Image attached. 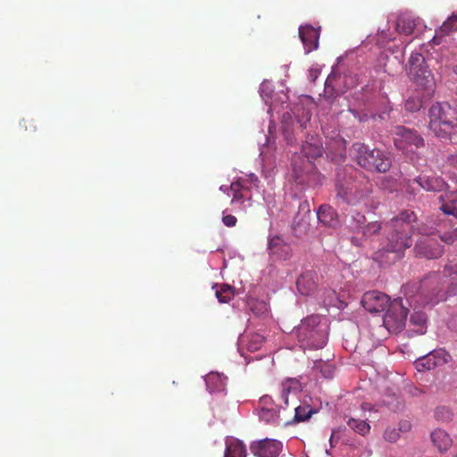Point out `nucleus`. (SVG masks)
Instances as JSON below:
<instances>
[{
	"label": "nucleus",
	"instance_id": "obj_1",
	"mask_svg": "<svg viewBox=\"0 0 457 457\" xmlns=\"http://www.w3.org/2000/svg\"><path fill=\"white\" fill-rule=\"evenodd\" d=\"M415 219L413 212L406 211L384 225V231L387 236L381 248L374 253L373 259L376 262L380 264L394 262L401 257L403 251L411 247L412 241L410 232Z\"/></svg>",
	"mask_w": 457,
	"mask_h": 457
},
{
	"label": "nucleus",
	"instance_id": "obj_2",
	"mask_svg": "<svg viewBox=\"0 0 457 457\" xmlns=\"http://www.w3.org/2000/svg\"><path fill=\"white\" fill-rule=\"evenodd\" d=\"M361 303L370 312H379L386 309L383 326L389 333H398L404 328L408 310L401 298L390 301L388 295L381 292L370 291L362 295Z\"/></svg>",
	"mask_w": 457,
	"mask_h": 457
},
{
	"label": "nucleus",
	"instance_id": "obj_3",
	"mask_svg": "<svg viewBox=\"0 0 457 457\" xmlns=\"http://www.w3.org/2000/svg\"><path fill=\"white\" fill-rule=\"evenodd\" d=\"M295 337L303 349H320L326 345L328 337V322L326 317L311 315L295 328Z\"/></svg>",
	"mask_w": 457,
	"mask_h": 457
},
{
	"label": "nucleus",
	"instance_id": "obj_4",
	"mask_svg": "<svg viewBox=\"0 0 457 457\" xmlns=\"http://www.w3.org/2000/svg\"><path fill=\"white\" fill-rule=\"evenodd\" d=\"M429 128L439 137L450 136L456 125L455 111L448 104H435L429 110Z\"/></svg>",
	"mask_w": 457,
	"mask_h": 457
},
{
	"label": "nucleus",
	"instance_id": "obj_5",
	"mask_svg": "<svg viewBox=\"0 0 457 457\" xmlns=\"http://www.w3.org/2000/svg\"><path fill=\"white\" fill-rule=\"evenodd\" d=\"M303 101L309 102L308 97L301 99L299 104H295L289 111L282 113V130L287 145H292L294 142L292 135L295 133V125L301 129L306 128L311 120V109L306 106Z\"/></svg>",
	"mask_w": 457,
	"mask_h": 457
},
{
	"label": "nucleus",
	"instance_id": "obj_6",
	"mask_svg": "<svg viewBox=\"0 0 457 457\" xmlns=\"http://www.w3.org/2000/svg\"><path fill=\"white\" fill-rule=\"evenodd\" d=\"M353 151L359 165L369 170L386 172L391 166L389 155L379 149L370 150L363 144L355 143Z\"/></svg>",
	"mask_w": 457,
	"mask_h": 457
},
{
	"label": "nucleus",
	"instance_id": "obj_7",
	"mask_svg": "<svg viewBox=\"0 0 457 457\" xmlns=\"http://www.w3.org/2000/svg\"><path fill=\"white\" fill-rule=\"evenodd\" d=\"M429 279L436 282L438 287L437 292L434 293L435 299L430 302L444 301L447 296L454 295L457 292V261L452 260L445 265L442 277L434 274Z\"/></svg>",
	"mask_w": 457,
	"mask_h": 457
},
{
	"label": "nucleus",
	"instance_id": "obj_8",
	"mask_svg": "<svg viewBox=\"0 0 457 457\" xmlns=\"http://www.w3.org/2000/svg\"><path fill=\"white\" fill-rule=\"evenodd\" d=\"M323 147L320 140L316 137H311L303 145L301 153L303 156L294 154L291 165L295 174V178H300L302 170L311 166V162L322 154Z\"/></svg>",
	"mask_w": 457,
	"mask_h": 457
},
{
	"label": "nucleus",
	"instance_id": "obj_9",
	"mask_svg": "<svg viewBox=\"0 0 457 457\" xmlns=\"http://www.w3.org/2000/svg\"><path fill=\"white\" fill-rule=\"evenodd\" d=\"M257 415L260 420L267 424L279 425L282 422L286 425L291 424L287 420L286 407L276 404L270 395L260 398Z\"/></svg>",
	"mask_w": 457,
	"mask_h": 457
},
{
	"label": "nucleus",
	"instance_id": "obj_10",
	"mask_svg": "<svg viewBox=\"0 0 457 457\" xmlns=\"http://www.w3.org/2000/svg\"><path fill=\"white\" fill-rule=\"evenodd\" d=\"M408 75L418 86L430 89L434 86V77L421 53L413 52L409 59Z\"/></svg>",
	"mask_w": 457,
	"mask_h": 457
},
{
	"label": "nucleus",
	"instance_id": "obj_11",
	"mask_svg": "<svg viewBox=\"0 0 457 457\" xmlns=\"http://www.w3.org/2000/svg\"><path fill=\"white\" fill-rule=\"evenodd\" d=\"M370 184L366 181L363 187L356 182L346 181L337 184V196L349 204H356L364 200L370 193Z\"/></svg>",
	"mask_w": 457,
	"mask_h": 457
},
{
	"label": "nucleus",
	"instance_id": "obj_12",
	"mask_svg": "<svg viewBox=\"0 0 457 457\" xmlns=\"http://www.w3.org/2000/svg\"><path fill=\"white\" fill-rule=\"evenodd\" d=\"M259 93L262 99L269 106V113L277 112L278 114L281 111L289 107L287 102L288 96L284 91L277 93L273 98V86L270 81L264 80L261 84Z\"/></svg>",
	"mask_w": 457,
	"mask_h": 457
},
{
	"label": "nucleus",
	"instance_id": "obj_13",
	"mask_svg": "<svg viewBox=\"0 0 457 457\" xmlns=\"http://www.w3.org/2000/svg\"><path fill=\"white\" fill-rule=\"evenodd\" d=\"M394 134L396 148L404 154H413L415 149L423 145V139L419 135L403 127H396Z\"/></svg>",
	"mask_w": 457,
	"mask_h": 457
},
{
	"label": "nucleus",
	"instance_id": "obj_14",
	"mask_svg": "<svg viewBox=\"0 0 457 457\" xmlns=\"http://www.w3.org/2000/svg\"><path fill=\"white\" fill-rule=\"evenodd\" d=\"M258 178L255 174L250 173L247 175V178L243 179H239L235 182H232L229 188L227 186H220V190L228 193H232V204H237V202H243L244 200H249L250 195H247V190L249 187H258Z\"/></svg>",
	"mask_w": 457,
	"mask_h": 457
},
{
	"label": "nucleus",
	"instance_id": "obj_15",
	"mask_svg": "<svg viewBox=\"0 0 457 457\" xmlns=\"http://www.w3.org/2000/svg\"><path fill=\"white\" fill-rule=\"evenodd\" d=\"M439 199L442 202L440 210L444 213L453 215L457 219V194L447 193L445 195H440ZM441 239L446 244H453L457 240V226H455L452 232L445 233L441 236Z\"/></svg>",
	"mask_w": 457,
	"mask_h": 457
},
{
	"label": "nucleus",
	"instance_id": "obj_16",
	"mask_svg": "<svg viewBox=\"0 0 457 457\" xmlns=\"http://www.w3.org/2000/svg\"><path fill=\"white\" fill-rule=\"evenodd\" d=\"M250 450L255 457H278L282 450V444L276 439L264 438L253 442Z\"/></svg>",
	"mask_w": 457,
	"mask_h": 457
},
{
	"label": "nucleus",
	"instance_id": "obj_17",
	"mask_svg": "<svg viewBox=\"0 0 457 457\" xmlns=\"http://www.w3.org/2000/svg\"><path fill=\"white\" fill-rule=\"evenodd\" d=\"M260 151L262 175L270 183L273 179L276 169L274 147L270 138H267V144L263 145Z\"/></svg>",
	"mask_w": 457,
	"mask_h": 457
},
{
	"label": "nucleus",
	"instance_id": "obj_18",
	"mask_svg": "<svg viewBox=\"0 0 457 457\" xmlns=\"http://www.w3.org/2000/svg\"><path fill=\"white\" fill-rule=\"evenodd\" d=\"M448 357L449 355L443 350L433 351L425 356L418 358L414 364L417 370L422 372L447 362Z\"/></svg>",
	"mask_w": 457,
	"mask_h": 457
},
{
	"label": "nucleus",
	"instance_id": "obj_19",
	"mask_svg": "<svg viewBox=\"0 0 457 457\" xmlns=\"http://www.w3.org/2000/svg\"><path fill=\"white\" fill-rule=\"evenodd\" d=\"M420 25L426 27L420 18L414 16L411 12H403L398 15L395 21V32L400 35L409 36L412 34L414 29Z\"/></svg>",
	"mask_w": 457,
	"mask_h": 457
},
{
	"label": "nucleus",
	"instance_id": "obj_20",
	"mask_svg": "<svg viewBox=\"0 0 457 457\" xmlns=\"http://www.w3.org/2000/svg\"><path fill=\"white\" fill-rule=\"evenodd\" d=\"M414 185H416L417 187L423 188L427 191H441L446 186L442 179L428 175H421L416 178L412 181V185H409L407 187V191L410 194H414V191L416 190Z\"/></svg>",
	"mask_w": 457,
	"mask_h": 457
},
{
	"label": "nucleus",
	"instance_id": "obj_21",
	"mask_svg": "<svg viewBox=\"0 0 457 457\" xmlns=\"http://www.w3.org/2000/svg\"><path fill=\"white\" fill-rule=\"evenodd\" d=\"M415 252L418 255L424 256L428 259H435L443 253L442 246L430 237H422L415 245Z\"/></svg>",
	"mask_w": 457,
	"mask_h": 457
},
{
	"label": "nucleus",
	"instance_id": "obj_22",
	"mask_svg": "<svg viewBox=\"0 0 457 457\" xmlns=\"http://www.w3.org/2000/svg\"><path fill=\"white\" fill-rule=\"evenodd\" d=\"M265 337L258 332L245 331L238 339L241 355L244 356V350L247 352H255L262 348L264 344Z\"/></svg>",
	"mask_w": 457,
	"mask_h": 457
},
{
	"label": "nucleus",
	"instance_id": "obj_23",
	"mask_svg": "<svg viewBox=\"0 0 457 457\" xmlns=\"http://www.w3.org/2000/svg\"><path fill=\"white\" fill-rule=\"evenodd\" d=\"M299 37L303 45L306 54L316 50L319 46L320 31L311 25L299 27Z\"/></svg>",
	"mask_w": 457,
	"mask_h": 457
},
{
	"label": "nucleus",
	"instance_id": "obj_24",
	"mask_svg": "<svg viewBox=\"0 0 457 457\" xmlns=\"http://www.w3.org/2000/svg\"><path fill=\"white\" fill-rule=\"evenodd\" d=\"M302 391V383L295 378H289L281 383L280 399L285 405H288L289 402H295L297 395Z\"/></svg>",
	"mask_w": 457,
	"mask_h": 457
},
{
	"label": "nucleus",
	"instance_id": "obj_25",
	"mask_svg": "<svg viewBox=\"0 0 457 457\" xmlns=\"http://www.w3.org/2000/svg\"><path fill=\"white\" fill-rule=\"evenodd\" d=\"M268 248L270 253L280 259H287L291 253V247L279 236H269Z\"/></svg>",
	"mask_w": 457,
	"mask_h": 457
},
{
	"label": "nucleus",
	"instance_id": "obj_26",
	"mask_svg": "<svg viewBox=\"0 0 457 457\" xmlns=\"http://www.w3.org/2000/svg\"><path fill=\"white\" fill-rule=\"evenodd\" d=\"M316 278V274L312 271L302 274L296 281L298 292L303 295H313L317 288Z\"/></svg>",
	"mask_w": 457,
	"mask_h": 457
},
{
	"label": "nucleus",
	"instance_id": "obj_27",
	"mask_svg": "<svg viewBox=\"0 0 457 457\" xmlns=\"http://www.w3.org/2000/svg\"><path fill=\"white\" fill-rule=\"evenodd\" d=\"M457 29V12H453L451 16L436 30V33L430 43L437 46L442 43V38L446 35Z\"/></svg>",
	"mask_w": 457,
	"mask_h": 457
},
{
	"label": "nucleus",
	"instance_id": "obj_28",
	"mask_svg": "<svg viewBox=\"0 0 457 457\" xmlns=\"http://www.w3.org/2000/svg\"><path fill=\"white\" fill-rule=\"evenodd\" d=\"M225 452L223 457H246L247 451L245 445L239 439L233 436H227L225 440Z\"/></svg>",
	"mask_w": 457,
	"mask_h": 457
},
{
	"label": "nucleus",
	"instance_id": "obj_29",
	"mask_svg": "<svg viewBox=\"0 0 457 457\" xmlns=\"http://www.w3.org/2000/svg\"><path fill=\"white\" fill-rule=\"evenodd\" d=\"M206 388L210 393H221L225 390L227 378L220 373L210 372L204 378Z\"/></svg>",
	"mask_w": 457,
	"mask_h": 457
},
{
	"label": "nucleus",
	"instance_id": "obj_30",
	"mask_svg": "<svg viewBox=\"0 0 457 457\" xmlns=\"http://www.w3.org/2000/svg\"><path fill=\"white\" fill-rule=\"evenodd\" d=\"M317 217L319 221L327 227L334 228L338 224L337 213L328 205H321L317 212Z\"/></svg>",
	"mask_w": 457,
	"mask_h": 457
},
{
	"label": "nucleus",
	"instance_id": "obj_31",
	"mask_svg": "<svg viewBox=\"0 0 457 457\" xmlns=\"http://www.w3.org/2000/svg\"><path fill=\"white\" fill-rule=\"evenodd\" d=\"M431 440L440 452L447 451L453 443L449 434L440 428L435 429L431 433Z\"/></svg>",
	"mask_w": 457,
	"mask_h": 457
},
{
	"label": "nucleus",
	"instance_id": "obj_32",
	"mask_svg": "<svg viewBox=\"0 0 457 457\" xmlns=\"http://www.w3.org/2000/svg\"><path fill=\"white\" fill-rule=\"evenodd\" d=\"M411 325L414 327L413 333L423 335L427 330V316L423 312H414L411 315Z\"/></svg>",
	"mask_w": 457,
	"mask_h": 457
},
{
	"label": "nucleus",
	"instance_id": "obj_33",
	"mask_svg": "<svg viewBox=\"0 0 457 457\" xmlns=\"http://www.w3.org/2000/svg\"><path fill=\"white\" fill-rule=\"evenodd\" d=\"M346 423L351 429L361 436L367 435L370 430V424L361 420L349 418Z\"/></svg>",
	"mask_w": 457,
	"mask_h": 457
},
{
	"label": "nucleus",
	"instance_id": "obj_34",
	"mask_svg": "<svg viewBox=\"0 0 457 457\" xmlns=\"http://www.w3.org/2000/svg\"><path fill=\"white\" fill-rule=\"evenodd\" d=\"M215 295L220 303H228L234 295V290L230 286L223 284L216 289Z\"/></svg>",
	"mask_w": 457,
	"mask_h": 457
},
{
	"label": "nucleus",
	"instance_id": "obj_35",
	"mask_svg": "<svg viewBox=\"0 0 457 457\" xmlns=\"http://www.w3.org/2000/svg\"><path fill=\"white\" fill-rule=\"evenodd\" d=\"M247 306L257 316L264 315L269 311L267 303L263 301L250 299L247 302Z\"/></svg>",
	"mask_w": 457,
	"mask_h": 457
},
{
	"label": "nucleus",
	"instance_id": "obj_36",
	"mask_svg": "<svg viewBox=\"0 0 457 457\" xmlns=\"http://www.w3.org/2000/svg\"><path fill=\"white\" fill-rule=\"evenodd\" d=\"M294 418L292 420H289L292 423L304 421L310 418L312 414V411L309 406H295L294 408Z\"/></svg>",
	"mask_w": 457,
	"mask_h": 457
},
{
	"label": "nucleus",
	"instance_id": "obj_37",
	"mask_svg": "<svg viewBox=\"0 0 457 457\" xmlns=\"http://www.w3.org/2000/svg\"><path fill=\"white\" fill-rule=\"evenodd\" d=\"M315 369L320 370V372L326 378H329L333 377L334 368L331 364H329L328 362L319 361L315 363Z\"/></svg>",
	"mask_w": 457,
	"mask_h": 457
},
{
	"label": "nucleus",
	"instance_id": "obj_38",
	"mask_svg": "<svg viewBox=\"0 0 457 457\" xmlns=\"http://www.w3.org/2000/svg\"><path fill=\"white\" fill-rule=\"evenodd\" d=\"M395 32H391L390 30H381L378 34L377 43L380 47H385L389 41L395 40V37L394 36Z\"/></svg>",
	"mask_w": 457,
	"mask_h": 457
},
{
	"label": "nucleus",
	"instance_id": "obj_39",
	"mask_svg": "<svg viewBox=\"0 0 457 457\" xmlns=\"http://www.w3.org/2000/svg\"><path fill=\"white\" fill-rule=\"evenodd\" d=\"M382 228L384 229V227H382L381 223L374 221L365 224L361 232L364 237H370Z\"/></svg>",
	"mask_w": 457,
	"mask_h": 457
},
{
	"label": "nucleus",
	"instance_id": "obj_40",
	"mask_svg": "<svg viewBox=\"0 0 457 457\" xmlns=\"http://www.w3.org/2000/svg\"><path fill=\"white\" fill-rule=\"evenodd\" d=\"M366 219L361 213H356L352 216V224L351 227L353 230L361 231L363 227L365 226Z\"/></svg>",
	"mask_w": 457,
	"mask_h": 457
},
{
	"label": "nucleus",
	"instance_id": "obj_41",
	"mask_svg": "<svg viewBox=\"0 0 457 457\" xmlns=\"http://www.w3.org/2000/svg\"><path fill=\"white\" fill-rule=\"evenodd\" d=\"M400 435H401V433L397 428L389 427L386 429L384 437L386 441L393 443V442H395L400 437Z\"/></svg>",
	"mask_w": 457,
	"mask_h": 457
},
{
	"label": "nucleus",
	"instance_id": "obj_42",
	"mask_svg": "<svg viewBox=\"0 0 457 457\" xmlns=\"http://www.w3.org/2000/svg\"><path fill=\"white\" fill-rule=\"evenodd\" d=\"M320 74V68L318 65L312 66L309 70V75H308L309 80L312 82H315V80L317 79V78L319 77Z\"/></svg>",
	"mask_w": 457,
	"mask_h": 457
},
{
	"label": "nucleus",
	"instance_id": "obj_43",
	"mask_svg": "<svg viewBox=\"0 0 457 457\" xmlns=\"http://www.w3.org/2000/svg\"><path fill=\"white\" fill-rule=\"evenodd\" d=\"M436 416L438 419H441L443 420H448L451 419V412L445 409V408H438L436 411Z\"/></svg>",
	"mask_w": 457,
	"mask_h": 457
},
{
	"label": "nucleus",
	"instance_id": "obj_44",
	"mask_svg": "<svg viewBox=\"0 0 457 457\" xmlns=\"http://www.w3.org/2000/svg\"><path fill=\"white\" fill-rule=\"evenodd\" d=\"M222 221L227 227H234L237 223V218L233 215H224L222 218Z\"/></svg>",
	"mask_w": 457,
	"mask_h": 457
},
{
	"label": "nucleus",
	"instance_id": "obj_45",
	"mask_svg": "<svg viewBox=\"0 0 457 457\" xmlns=\"http://www.w3.org/2000/svg\"><path fill=\"white\" fill-rule=\"evenodd\" d=\"M397 428L400 433H406L411 428V422L408 420H402L399 422Z\"/></svg>",
	"mask_w": 457,
	"mask_h": 457
},
{
	"label": "nucleus",
	"instance_id": "obj_46",
	"mask_svg": "<svg viewBox=\"0 0 457 457\" xmlns=\"http://www.w3.org/2000/svg\"><path fill=\"white\" fill-rule=\"evenodd\" d=\"M405 109L411 112H415L420 109V104L419 103H415L414 101L408 100L405 103Z\"/></svg>",
	"mask_w": 457,
	"mask_h": 457
},
{
	"label": "nucleus",
	"instance_id": "obj_47",
	"mask_svg": "<svg viewBox=\"0 0 457 457\" xmlns=\"http://www.w3.org/2000/svg\"><path fill=\"white\" fill-rule=\"evenodd\" d=\"M447 162L450 166L457 169V152L447 158Z\"/></svg>",
	"mask_w": 457,
	"mask_h": 457
},
{
	"label": "nucleus",
	"instance_id": "obj_48",
	"mask_svg": "<svg viewBox=\"0 0 457 457\" xmlns=\"http://www.w3.org/2000/svg\"><path fill=\"white\" fill-rule=\"evenodd\" d=\"M418 229H419V232L423 236L429 235V234L433 233L432 228H428V227L423 226V225L421 227H420Z\"/></svg>",
	"mask_w": 457,
	"mask_h": 457
},
{
	"label": "nucleus",
	"instance_id": "obj_49",
	"mask_svg": "<svg viewBox=\"0 0 457 457\" xmlns=\"http://www.w3.org/2000/svg\"><path fill=\"white\" fill-rule=\"evenodd\" d=\"M352 243H353V245H355L356 246H359V245H361V242L359 241V239H357L356 237H353V238H352Z\"/></svg>",
	"mask_w": 457,
	"mask_h": 457
},
{
	"label": "nucleus",
	"instance_id": "obj_50",
	"mask_svg": "<svg viewBox=\"0 0 457 457\" xmlns=\"http://www.w3.org/2000/svg\"><path fill=\"white\" fill-rule=\"evenodd\" d=\"M272 129H273V125H272V121H270V124L269 126V134L271 135L272 134Z\"/></svg>",
	"mask_w": 457,
	"mask_h": 457
},
{
	"label": "nucleus",
	"instance_id": "obj_51",
	"mask_svg": "<svg viewBox=\"0 0 457 457\" xmlns=\"http://www.w3.org/2000/svg\"><path fill=\"white\" fill-rule=\"evenodd\" d=\"M333 437H334V433H332V435L330 436V439H329L331 445H332V442H333Z\"/></svg>",
	"mask_w": 457,
	"mask_h": 457
},
{
	"label": "nucleus",
	"instance_id": "obj_52",
	"mask_svg": "<svg viewBox=\"0 0 457 457\" xmlns=\"http://www.w3.org/2000/svg\"><path fill=\"white\" fill-rule=\"evenodd\" d=\"M379 118L380 119H385V112H383L382 114L379 115Z\"/></svg>",
	"mask_w": 457,
	"mask_h": 457
}]
</instances>
